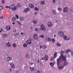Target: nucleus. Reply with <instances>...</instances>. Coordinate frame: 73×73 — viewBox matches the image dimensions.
Instances as JSON below:
<instances>
[{
    "label": "nucleus",
    "mask_w": 73,
    "mask_h": 73,
    "mask_svg": "<svg viewBox=\"0 0 73 73\" xmlns=\"http://www.w3.org/2000/svg\"><path fill=\"white\" fill-rule=\"evenodd\" d=\"M50 65L51 66H53V63H52V62L50 63Z\"/></svg>",
    "instance_id": "36"
},
{
    "label": "nucleus",
    "mask_w": 73,
    "mask_h": 73,
    "mask_svg": "<svg viewBox=\"0 0 73 73\" xmlns=\"http://www.w3.org/2000/svg\"><path fill=\"white\" fill-rule=\"evenodd\" d=\"M37 62H38V63H39V60H37Z\"/></svg>",
    "instance_id": "61"
},
{
    "label": "nucleus",
    "mask_w": 73,
    "mask_h": 73,
    "mask_svg": "<svg viewBox=\"0 0 73 73\" xmlns=\"http://www.w3.org/2000/svg\"><path fill=\"white\" fill-rule=\"evenodd\" d=\"M12 45L14 48H16V44L15 43H13Z\"/></svg>",
    "instance_id": "21"
},
{
    "label": "nucleus",
    "mask_w": 73,
    "mask_h": 73,
    "mask_svg": "<svg viewBox=\"0 0 73 73\" xmlns=\"http://www.w3.org/2000/svg\"><path fill=\"white\" fill-rule=\"evenodd\" d=\"M66 56L62 55L61 57H59L58 58L60 61H62L64 62V63L62 64H63V65L64 66L68 64V62L66 61Z\"/></svg>",
    "instance_id": "1"
},
{
    "label": "nucleus",
    "mask_w": 73,
    "mask_h": 73,
    "mask_svg": "<svg viewBox=\"0 0 73 73\" xmlns=\"http://www.w3.org/2000/svg\"><path fill=\"white\" fill-rule=\"evenodd\" d=\"M33 28H32V27H31V28H30V29H32Z\"/></svg>",
    "instance_id": "62"
},
{
    "label": "nucleus",
    "mask_w": 73,
    "mask_h": 73,
    "mask_svg": "<svg viewBox=\"0 0 73 73\" xmlns=\"http://www.w3.org/2000/svg\"><path fill=\"white\" fill-rule=\"evenodd\" d=\"M45 60V58H42L40 59V60Z\"/></svg>",
    "instance_id": "49"
},
{
    "label": "nucleus",
    "mask_w": 73,
    "mask_h": 73,
    "mask_svg": "<svg viewBox=\"0 0 73 73\" xmlns=\"http://www.w3.org/2000/svg\"><path fill=\"white\" fill-rule=\"evenodd\" d=\"M12 24H13V25H14V24H15V22H12Z\"/></svg>",
    "instance_id": "57"
},
{
    "label": "nucleus",
    "mask_w": 73,
    "mask_h": 73,
    "mask_svg": "<svg viewBox=\"0 0 73 73\" xmlns=\"http://www.w3.org/2000/svg\"><path fill=\"white\" fill-rule=\"evenodd\" d=\"M41 3L43 4H44L45 3V1H41Z\"/></svg>",
    "instance_id": "40"
},
{
    "label": "nucleus",
    "mask_w": 73,
    "mask_h": 73,
    "mask_svg": "<svg viewBox=\"0 0 73 73\" xmlns=\"http://www.w3.org/2000/svg\"><path fill=\"white\" fill-rule=\"evenodd\" d=\"M48 25L49 27H51L52 26V23L50 22H49L48 23Z\"/></svg>",
    "instance_id": "10"
},
{
    "label": "nucleus",
    "mask_w": 73,
    "mask_h": 73,
    "mask_svg": "<svg viewBox=\"0 0 73 73\" xmlns=\"http://www.w3.org/2000/svg\"><path fill=\"white\" fill-rule=\"evenodd\" d=\"M17 9V7L16 6H15L14 7H12L11 9L12 10V11H15V10H16Z\"/></svg>",
    "instance_id": "16"
},
{
    "label": "nucleus",
    "mask_w": 73,
    "mask_h": 73,
    "mask_svg": "<svg viewBox=\"0 0 73 73\" xmlns=\"http://www.w3.org/2000/svg\"><path fill=\"white\" fill-rule=\"evenodd\" d=\"M3 29H0V32H3Z\"/></svg>",
    "instance_id": "45"
},
{
    "label": "nucleus",
    "mask_w": 73,
    "mask_h": 73,
    "mask_svg": "<svg viewBox=\"0 0 73 73\" xmlns=\"http://www.w3.org/2000/svg\"><path fill=\"white\" fill-rule=\"evenodd\" d=\"M16 17H13L12 19H11V21H14L15 20H16Z\"/></svg>",
    "instance_id": "20"
},
{
    "label": "nucleus",
    "mask_w": 73,
    "mask_h": 73,
    "mask_svg": "<svg viewBox=\"0 0 73 73\" xmlns=\"http://www.w3.org/2000/svg\"><path fill=\"white\" fill-rule=\"evenodd\" d=\"M58 34L59 36H60V37H63V36H64V33L61 31H59L58 33Z\"/></svg>",
    "instance_id": "3"
},
{
    "label": "nucleus",
    "mask_w": 73,
    "mask_h": 73,
    "mask_svg": "<svg viewBox=\"0 0 73 73\" xmlns=\"http://www.w3.org/2000/svg\"><path fill=\"white\" fill-rule=\"evenodd\" d=\"M52 42H55V40H54V39H52Z\"/></svg>",
    "instance_id": "37"
},
{
    "label": "nucleus",
    "mask_w": 73,
    "mask_h": 73,
    "mask_svg": "<svg viewBox=\"0 0 73 73\" xmlns=\"http://www.w3.org/2000/svg\"><path fill=\"white\" fill-rule=\"evenodd\" d=\"M29 7H30V8H33L34 7V5H33L32 4H30L29 5Z\"/></svg>",
    "instance_id": "22"
},
{
    "label": "nucleus",
    "mask_w": 73,
    "mask_h": 73,
    "mask_svg": "<svg viewBox=\"0 0 73 73\" xmlns=\"http://www.w3.org/2000/svg\"><path fill=\"white\" fill-rule=\"evenodd\" d=\"M6 46L7 47H11V44L9 42H7L6 44Z\"/></svg>",
    "instance_id": "6"
},
{
    "label": "nucleus",
    "mask_w": 73,
    "mask_h": 73,
    "mask_svg": "<svg viewBox=\"0 0 73 73\" xmlns=\"http://www.w3.org/2000/svg\"><path fill=\"white\" fill-rule=\"evenodd\" d=\"M20 6H21V5L19 3H18L17 5V6L18 7H20Z\"/></svg>",
    "instance_id": "33"
},
{
    "label": "nucleus",
    "mask_w": 73,
    "mask_h": 73,
    "mask_svg": "<svg viewBox=\"0 0 73 73\" xmlns=\"http://www.w3.org/2000/svg\"><path fill=\"white\" fill-rule=\"evenodd\" d=\"M40 30L42 31L43 30H45V26L44 25H41L40 27Z\"/></svg>",
    "instance_id": "4"
},
{
    "label": "nucleus",
    "mask_w": 73,
    "mask_h": 73,
    "mask_svg": "<svg viewBox=\"0 0 73 73\" xmlns=\"http://www.w3.org/2000/svg\"><path fill=\"white\" fill-rule=\"evenodd\" d=\"M71 52V50H70V49H68L66 50L65 53H66V54H68V52Z\"/></svg>",
    "instance_id": "9"
},
{
    "label": "nucleus",
    "mask_w": 73,
    "mask_h": 73,
    "mask_svg": "<svg viewBox=\"0 0 73 73\" xmlns=\"http://www.w3.org/2000/svg\"><path fill=\"white\" fill-rule=\"evenodd\" d=\"M63 38L64 40H66V38H67V36H66V35H64L63 36Z\"/></svg>",
    "instance_id": "23"
},
{
    "label": "nucleus",
    "mask_w": 73,
    "mask_h": 73,
    "mask_svg": "<svg viewBox=\"0 0 73 73\" xmlns=\"http://www.w3.org/2000/svg\"><path fill=\"white\" fill-rule=\"evenodd\" d=\"M29 55L28 54H27L26 55V58H28V57H29Z\"/></svg>",
    "instance_id": "47"
},
{
    "label": "nucleus",
    "mask_w": 73,
    "mask_h": 73,
    "mask_svg": "<svg viewBox=\"0 0 73 73\" xmlns=\"http://www.w3.org/2000/svg\"><path fill=\"white\" fill-rule=\"evenodd\" d=\"M17 23H18V24H19V25H21V24L20 23V22H19V21H18L17 22Z\"/></svg>",
    "instance_id": "46"
},
{
    "label": "nucleus",
    "mask_w": 73,
    "mask_h": 73,
    "mask_svg": "<svg viewBox=\"0 0 73 73\" xmlns=\"http://www.w3.org/2000/svg\"><path fill=\"white\" fill-rule=\"evenodd\" d=\"M64 12H67L68 11V7H65L63 9Z\"/></svg>",
    "instance_id": "11"
},
{
    "label": "nucleus",
    "mask_w": 73,
    "mask_h": 73,
    "mask_svg": "<svg viewBox=\"0 0 73 73\" xmlns=\"http://www.w3.org/2000/svg\"><path fill=\"white\" fill-rule=\"evenodd\" d=\"M31 65H33V63H31Z\"/></svg>",
    "instance_id": "64"
},
{
    "label": "nucleus",
    "mask_w": 73,
    "mask_h": 73,
    "mask_svg": "<svg viewBox=\"0 0 73 73\" xmlns=\"http://www.w3.org/2000/svg\"><path fill=\"white\" fill-rule=\"evenodd\" d=\"M3 36L4 37H7V34H4L3 35Z\"/></svg>",
    "instance_id": "30"
},
{
    "label": "nucleus",
    "mask_w": 73,
    "mask_h": 73,
    "mask_svg": "<svg viewBox=\"0 0 73 73\" xmlns=\"http://www.w3.org/2000/svg\"><path fill=\"white\" fill-rule=\"evenodd\" d=\"M3 9V7H2V6H0V10H2Z\"/></svg>",
    "instance_id": "43"
},
{
    "label": "nucleus",
    "mask_w": 73,
    "mask_h": 73,
    "mask_svg": "<svg viewBox=\"0 0 73 73\" xmlns=\"http://www.w3.org/2000/svg\"><path fill=\"white\" fill-rule=\"evenodd\" d=\"M8 8H9L10 9H11V7H10V6H9Z\"/></svg>",
    "instance_id": "55"
},
{
    "label": "nucleus",
    "mask_w": 73,
    "mask_h": 73,
    "mask_svg": "<svg viewBox=\"0 0 73 73\" xmlns=\"http://www.w3.org/2000/svg\"><path fill=\"white\" fill-rule=\"evenodd\" d=\"M11 66L12 69H15V66L14 65V64H13L11 63Z\"/></svg>",
    "instance_id": "12"
},
{
    "label": "nucleus",
    "mask_w": 73,
    "mask_h": 73,
    "mask_svg": "<svg viewBox=\"0 0 73 73\" xmlns=\"http://www.w3.org/2000/svg\"><path fill=\"white\" fill-rule=\"evenodd\" d=\"M23 46L24 47H27V44L25 43L23 45Z\"/></svg>",
    "instance_id": "32"
},
{
    "label": "nucleus",
    "mask_w": 73,
    "mask_h": 73,
    "mask_svg": "<svg viewBox=\"0 0 73 73\" xmlns=\"http://www.w3.org/2000/svg\"><path fill=\"white\" fill-rule=\"evenodd\" d=\"M39 48L40 49H41L42 48V46H40Z\"/></svg>",
    "instance_id": "54"
},
{
    "label": "nucleus",
    "mask_w": 73,
    "mask_h": 73,
    "mask_svg": "<svg viewBox=\"0 0 73 73\" xmlns=\"http://www.w3.org/2000/svg\"><path fill=\"white\" fill-rule=\"evenodd\" d=\"M50 60L52 61H53V57H52L50 59Z\"/></svg>",
    "instance_id": "41"
},
{
    "label": "nucleus",
    "mask_w": 73,
    "mask_h": 73,
    "mask_svg": "<svg viewBox=\"0 0 73 73\" xmlns=\"http://www.w3.org/2000/svg\"><path fill=\"white\" fill-rule=\"evenodd\" d=\"M36 73H40V71H38L36 72Z\"/></svg>",
    "instance_id": "50"
},
{
    "label": "nucleus",
    "mask_w": 73,
    "mask_h": 73,
    "mask_svg": "<svg viewBox=\"0 0 73 73\" xmlns=\"http://www.w3.org/2000/svg\"><path fill=\"white\" fill-rule=\"evenodd\" d=\"M34 38L35 39V40H37V39H38V35H37L36 34H35L34 35Z\"/></svg>",
    "instance_id": "5"
},
{
    "label": "nucleus",
    "mask_w": 73,
    "mask_h": 73,
    "mask_svg": "<svg viewBox=\"0 0 73 73\" xmlns=\"http://www.w3.org/2000/svg\"><path fill=\"white\" fill-rule=\"evenodd\" d=\"M56 35H54V37H56Z\"/></svg>",
    "instance_id": "63"
},
{
    "label": "nucleus",
    "mask_w": 73,
    "mask_h": 73,
    "mask_svg": "<svg viewBox=\"0 0 73 73\" xmlns=\"http://www.w3.org/2000/svg\"><path fill=\"white\" fill-rule=\"evenodd\" d=\"M52 12L54 15H56V10H53L52 11Z\"/></svg>",
    "instance_id": "26"
},
{
    "label": "nucleus",
    "mask_w": 73,
    "mask_h": 73,
    "mask_svg": "<svg viewBox=\"0 0 73 73\" xmlns=\"http://www.w3.org/2000/svg\"><path fill=\"white\" fill-rule=\"evenodd\" d=\"M46 46L45 45H44L42 46V48H43L44 49H46Z\"/></svg>",
    "instance_id": "28"
},
{
    "label": "nucleus",
    "mask_w": 73,
    "mask_h": 73,
    "mask_svg": "<svg viewBox=\"0 0 73 73\" xmlns=\"http://www.w3.org/2000/svg\"><path fill=\"white\" fill-rule=\"evenodd\" d=\"M35 31H38V29L37 28H36L35 29Z\"/></svg>",
    "instance_id": "48"
},
{
    "label": "nucleus",
    "mask_w": 73,
    "mask_h": 73,
    "mask_svg": "<svg viewBox=\"0 0 73 73\" xmlns=\"http://www.w3.org/2000/svg\"><path fill=\"white\" fill-rule=\"evenodd\" d=\"M29 8H27L24 10V12H27L29 11Z\"/></svg>",
    "instance_id": "13"
},
{
    "label": "nucleus",
    "mask_w": 73,
    "mask_h": 73,
    "mask_svg": "<svg viewBox=\"0 0 73 73\" xmlns=\"http://www.w3.org/2000/svg\"><path fill=\"white\" fill-rule=\"evenodd\" d=\"M39 37H40L41 38H44V36H43L42 35H40L39 36Z\"/></svg>",
    "instance_id": "29"
},
{
    "label": "nucleus",
    "mask_w": 73,
    "mask_h": 73,
    "mask_svg": "<svg viewBox=\"0 0 73 73\" xmlns=\"http://www.w3.org/2000/svg\"><path fill=\"white\" fill-rule=\"evenodd\" d=\"M35 15H37V13H36V12H35Z\"/></svg>",
    "instance_id": "58"
},
{
    "label": "nucleus",
    "mask_w": 73,
    "mask_h": 73,
    "mask_svg": "<svg viewBox=\"0 0 73 73\" xmlns=\"http://www.w3.org/2000/svg\"><path fill=\"white\" fill-rule=\"evenodd\" d=\"M7 61H11V60H12V59L11 57L9 56L7 58Z\"/></svg>",
    "instance_id": "7"
},
{
    "label": "nucleus",
    "mask_w": 73,
    "mask_h": 73,
    "mask_svg": "<svg viewBox=\"0 0 73 73\" xmlns=\"http://www.w3.org/2000/svg\"><path fill=\"white\" fill-rule=\"evenodd\" d=\"M55 1H56V0H53V3H55Z\"/></svg>",
    "instance_id": "53"
},
{
    "label": "nucleus",
    "mask_w": 73,
    "mask_h": 73,
    "mask_svg": "<svg viewBox=\"0 0 73 73\" xmlns=\"http://www.w3.org/2000/svg\"><path fill=\"white\" fill-rule=\"evenodd\" d=\"M34 68L32 67H31L30 68V70H31V71H34Z\"/></svg>",
    "instance_id": "24"
},
{
    "label": "nucleus",
    "mask_w": 73,
    "mask_h": 73,
    "mask_svg": "<svg viewBox=\"0 0 73 73\" xmlns=\"http://www.w3.org/2000/svg\"><path fill=\"white\" fill-rule=\"evenodd\" d=\"M57 57V52H56L54 54V58H55Z\"/></svg>",
    "instance_id": "19"
},
{
    "label": "nucleus",
    "mask_w": 73,
    "mask_h": 73,
    "mask_svg": "<svg viewBox=\"0 0 73 73\" xmlns=\"http://www.w3.org/2000/svg\"><path fill=\"white\" fill-rule=\"evenodd\" d=\"M71 54L72 56H73V52H71Z\"/></svg>",
    "instance_id": "56"
},
{
    "label": "nucleus",
    "mask_w": 73,
    "mask_h": 73,
    "mask_svg": "<svg viewBox=\"0 0 73 73\" xmlns=\"http://www.w3.org/2000/svg\"><path fill=\"white\" fill-rule=\"evenodd\" d=\"M20 21H24V17H21L20 18Z\"/></svg>",
    "instance_id": "25"
},
{
    "label": "nucleus",
    "mask_w": 73,
    "mask_h": 73,
    "mask_svg": "<svg viewBox=\"0 0 73 73\" xmlns=\"http://www.w3.org/2000/svg\"><path fill=\"white\" fill-rule=\"evenodd\" d=\"M33 22L34 24H37V21L35 19H33Z\"/></svg>",
    "instance_id": "17"
},
{
    "label": "nucleus",
    "mask_w": 73,
    "mask_h": 73,
    "mask_svg": "<svg viewBox=\"0 0 73 73\" xmlns=\"http://www.w3.org/2000/svg\"><path fill=\"white\" fill-rule=\"evenodd\" d=\"M21 35H24V34L23 33H22V32H21Z\"/></svg>",
    "instance_id": "52"
},
{
    "label": "nucleus",
    "mask_w": 73,
    "mask_h": 73,
    "mask_svg": "<svg viewBox=\"0 0 73 73\" xmlns=\"http://www.w3.org/2000/svg\"><path fill=\"white\" fill-rule=\"evenodd\" d=\"M70 37H69L68 36H67V38L66 39V40H70Z\"/></svg>",
    "instance_id": "38"
},
{
    "label": "nucleus",
    "mask_w": 73,
    "mask_h": 73,
    "mask_svg": "<svg viewBox=\"0 0 73 73\" xmlns=\"http://www.w3.org/2000/svg\"><path fill=\"white\" fill-rule=\"evenodd\" d=\"M5 7H6V8H8V7H9V6H6Z\"/></svg>",
    "instance_id": "59"
},
{
    "label": "nucleus",
    "mask_w": 73,
    "mask_h": 73,
    "mask_svg": "<svg viewBox=\"0 0 73 73\" xmlns=\"http://www.w3.org/2000/svg\"><path fill=\"white\" fill-rule=\"evenodd\" d=\"M0 19H3V16H2L0 17Z\"/></svg>",
    "instance_id": "51"
},
{
    "label": "nucleus",
    "mask_w": 73,
    "mask_h": 73,
    "mask_svg": "<svg viewBox=\"0 0 73 73\" xmlns=\"http://www.w3.org/2000/svg\"><path fill=\"white\" fill-rule=\"evenodd\" d=\"M60 62H61V61L60 60H59V59H57V64L58 69H63L64 68V66H65L62 64L59 66V65L60 64Z\"/></svg>",
    "instance_id": "2"
},
{
    "label": "nucleus",
    "mask_w": 73,
    "mask_h": 73,
    "mask_svg": "<svg viewBox=\"0 0 73 73\" xmlns=\"http://www.w3.org/2000/svg\"><path fill=\"white\" fill-rule=\"evenodd\" d=\"M16 16L17 19H19V16H18L17 15H16Z\"/></svg>",
    "instance_id": "44"
},
{
    "label": "nucleus",
    "mask_w": 73,
    "mask_h": 73,
    "mask_svg": "<svg viewBox=\"0 0 73 73\" xmlns=\"http://www.w3.org/2000/svg\"><path fill=\"white\" fill-rule=\"evenodd\" d=\"M10 72H12V69H10Z\"/></svg>",
    "instance_id": "60"
},
{
    "label": "nucleus",
    "mask_w": 73,
    "mask_h": 73,
    "mask_svg": "<svg viewBox=\"0 0 73 73\" xmlns=\"http://www.w3.org/2000/svg\"><path fill=\"white\" fill-rule=\"evenodd\" d=\"M65 52H64V51H61L60 52V57H61L62 56H64V55H62L63 54H64V53Z\"/></svg>",
    "instance_id": "8"
},
{
    "label": "nucleus",
    "mask_w": 73,
    "mask_h": 73,
    "mask_svg": "<svg viewBox=\"0 0 73 73\" xmlns=\"http://www.w3.org/2000/svg\"><path fill=\"white\" fill-rule=\"evenodd\" d=\"M2 3L3 4H4V3H5V0H2Z\"/></svg>",
    "instance_id": "39"
},
{
    "label": "nucleus",
    "mask_w": 73,
    "mask_h": 73,
    "mask_svg": "<svg viewBox=\"0 0 73 73\" xmlns=\"http://www.w3.org/2000/svg\"><path fill=\"white\" fill-rule=\"evenodd\" d=\"M56 45H57V46H61V44L58 43L56 44Z\"/></svg>",
    "instance_id": "31"
},
{
    "label": "nucleus",
    "mask_w": 73,
    "mask_h": 73,
    "mask_svg": "<svg viewBox=\"0 0 73 73\" xmlns=\"http://www.w3.org/2000/svg\"><path fill=\"white\" fill-rule=\"evenodd\" d=\"M13 32L14 33H16V30L15 29H14L13 30Z\"/></svg>",
    "instance_id": "42"
},
{
    "label": "nucleus",
    "mask_w": 73,
    "mask_h": 73,
    "mask_svg": "<svg viewBox=\"0 0 73 73\" xmlns=\"http://www.w3.org/2000/svg\"><path fill=\"white\" fill-rule=\"evenodd\" d=\"M58 11H59L60 12L62 11V9L60 7H58Z\"/></svg>",
    "instance_id": "27"
},
{
    "label": "nucleus",
    "mask_w": 73,
    "mask_h": 73,
    "mask_svg": "<svg viewBox=\"0 0 73 73\" xmlns=\"http://www.w3.org/2000/svg\"><path fill=\"white\" fill-rule=\"evenodd\" d=\"M27 44H31V41L30 40H28L27 42Z\"/></svg>",
    "instance_id": "15"
},
{
    "label": "nucleus",
    "mask_w": 73,
    "mask_h": 73,
    "mask_svg": "<svg viewBox=\"0 0 73 73\" xmlns=\"http://www.w3.org/2000/svg\"><path fill=\"white\" fill-rule=\"evenodd\" d=\"M6 29L7 30H10L11 29V27L9 26H8L6 27Z\"/></svg>",
    "instance_id": "18"
},
{
    "label": "nucleus",
    "mask_w": 73,
    "mask_h": 73,
    "mask_svg": "<svg viewBox=\"0 0 73 73\" xmlns=\"http://www.w3.org/2000/svg\"><path fill=\"white\" fill-rule=\"evenodd\" d=\"M44 58V59H45V61H46L48 60V56L47 55H45Z\"/></svg>",
    "instance_id": "14"
},
{
    "label": "nucleus",
    "mask_w": 73,
    "mask_h": 73,
    "mask_svg": "<svg viewBox=\"0 0 73 73\" xmlns=\"http://www.w3.org/2000/svg\"><path fill=\"white\" fill-rule=\"evenodd\" d=\"M48 40L49 41H51L52 39H50V38L49 37H48Z\"/></svg>",
    "instance_id": "34"
},
{
    "label": "nucleus",
    "mask_w": 73,
    "mask_h": 73,
    "mask_svg": "<svg viewBox=\"0 0 73 73\" xmlns=\"http://www.w3.org/2000/svg\"><path fill=\"white\" fill-rule=\"evenodd\" d=\"M35 11H38V9L36 7H35Z\"/></svg>",
    "instance_id": "35"
}]
</instances>
